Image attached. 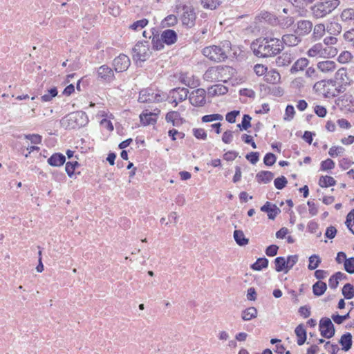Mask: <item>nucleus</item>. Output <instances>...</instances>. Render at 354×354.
I'll list each match as a JSON object with an SVG mask.
<instances>
[{
    "instance_id": "nucleus-24",
    "label": "nucleus",
    "mask_w": 354,
    "mask_h": 354,
    "mask_svg": "<svg viewBox=\"0 0 354 354\" xmlns=\"http://www.w3.org/2000/svg\"><path fill=\"white\" fill-rule=\"evenodd\" d=\"M256 178L259 183L266 184L273 179L274 174L269 171H261L257 174Z\"/></svg>"
},
{
    "instance_id": "nucleus-53",
    "label": "nucleus",
    "mask_w": 354,
    "mask_h": 354,
    "mask_svg": "<svg viewBox=\"0 0 354 354\" xmlns=\"http://www.w3.org/2000/svg\"><path fill=\"white\" fill-rule=\"evenodd\" d=\"M295 111L293 106L288 105L286 109L285 115L283 119L285 120H291L295 115Z\"/></svg>"
},
{
    "instance_id": "nucleus-50",
    "label": "nucleus",
    "mask_w": 354,
    "mask_h": 354,
    "mask_svg": "<svg viewBox=\"0 0 354 354\" xmlns=\"http://www.w3.org/2000/svg\"><path fill=\"white\" fill-rule=\"evenodd\" d=\"M344 268L350 274L354 273V257L346 259L344 262Z\"/></svg>"
},
{
    "instance_id": "nucleus-36",
    "label": "nucleus",
    "mask_w": 354,
    "mask_h": 354,
    "mask_svg": "<svg viewBox=\"0 0 354 354\" xmlns=\"http://www.w3.org/2000/svg\"><path fill=\"white\" fill-rule=\"evenodd\" d=\"M342 292L345 299H351L354 297V286L351 283H346Z\"/></svg>"
},
{
    "instance_id": "nucleus-48",
    "label": "nucleus",
    "mask_w": 354,
    "mask_h": 354,
    "mask_svg": "<svg viewBox=\"0 0 354 354\" xmlns=\"http://www.w3.org/2000/svg\"><path fill=\"white\" fill-rule=\"evenodd\" d=\"M286 261V270L285 271V272L287 273L288 272V270L290 269H291L298 261V256L297 255L288 256Z\"/></svg>"
},
{
    "instance_id": "nucleus-56",
    "label": "nucleus",
    "mask_w": 354,
    "mask_h": 354,
    "mask_svg": "<svg viewBox=\"0 0 354 354\" xmlns=\"http://www.w3.org/2000/svg\"><path fill=\"white\" fill-rule=\"evenodd\" d=\"M24 138L29 140L32 144H39L41 142V136L39 134L24 135Z\"/></svg>"
},
{
    "instance_id": "nucleus-19",
    "label": "nucleus",
    "mask_w": 354,
    "mask_h": 354,
    "mask_svg": "<svg viewBox=\"0 0 354 354\" xmlns=\"http://www.w3.org/2000/svg\"><path fill=\"white\" fill-rule=\"evenodd\" d=\"M156 118L157 114L151 113V112H143L140 115V122L144 125H149V124H153L156 122Z\"/></svg>"
},
{
    "instance_id": "nucleus-16",
    "label": "nucleus",
    "mask_w": 354,
    "mask_h": 354,
    "mask_svg": "<svg viewBox=\"0 0 354 354\" xmlns=\"http://www.w3.org/2000/svg\"><path fill=\"white\" fill-rule=\"evenodd\" d=\"M261 210L263 212H267L270 219H274L280 212V209L275 205H272L270 202H266L261 207Z\"/></svg>"
},
{
    "instance_id": "nucleus-20",
    "label": "nucleus",
    "mask_w": 354,
    "mask_h": 354,
    "mask_svg": "<svg viewBox=\"0 0 354 354\" xmlns=\"http://www.w3.org/2000/svg\"><path fill=\"white\" fill-rule=\"evenodd\" d=\"M265 81L269 84H276L280 82L281 75L275 70L267 71L264 77Z\"/></svg>"
},
{
    "instance_id": "nucleus-63",
    "label": "nucleus",
    "mask_w": 354,
    "mask_h": 354,
    "mask_svg": "<svg viewBox=\"0 0 354 354\" xmlns=\"http://www.w3.org/2000/svg\"><path fill=\"white\" fill-rule=\"evenodd\" d=\"M213 92L216 95H223L227 92V88L222 85H216L212 87Z\"/></svg>"
},
{
    "instance_id": "nucleus-7",
    "label": "nucleus",
    "mask_w": 354,
    "mask_h": 354,
    "mask_svg": "<svg viewBox=\"0 0 354 354\" xmlns=\"http://www.w3.org/2000/svg\"><path fill=\"white\" fill-rule=\"evenodd\" d=\"M335 82L339 85V93H342L346 90V87L351 83V80L348 75L346 68H341L336 72L335 75Z\"/></svg>"
},
{
    "instance_id": "nucleus-6",
    "label": "nucleus",
    "mask_w": 354,
    "mask_h": 354,
    "mask_svg": "<svg viewBox=\"0 0 354 354\" xmlns=\"http://www.w3.org/2000/svg\"><path fill=\"white\" fill-rule=\"evenodd\" d=\"M335 55V50L330 47L324 48L321 43L313 45L308 51V55L312 57H328Z\"/></svg>"
},
{
    "instance_id": "nucleus-58",
    "label": "nucleus",
    "mask_w": 354,
    "mask_h": 354,
    "mask_svg": "<svg viewBox=\"0 0 354 354\" xmlns=\"http://www.w3.org/2000/svg\"><path fill=\"white\" fill-rule=\"evenodd\" d=\"M193 134L197 139L206 140L207 133L203 129H194Z\"/></svg>"
},
{
    "instance_id": "nucleus-28",
    "label": "nucleus",
    "mask_w": 354,
    "mask_h": 354,
    "mask_svg": "<svg viewBox=\"0 0 354 354\" xmlns=\"http://www.w3.org/2000/svg\"><path fill=\"white\" fill-rule=\"evenodd\" d=\"M342 21L354 24V9L346 8L344 9L340 15Z\"/></svg>"
},
{
    "instance_id": "nucleus-54",
    "label": "nucleus",
    "mask_w": 354,
    "mask_h": 354,
    "mask_svg": "<svg viewBox=\"0 0 354 354\" xmlns=\"http://www.w3.org/2000/svg\"><path fill=\"white\" fill-rule=\"evenodd\" d=\"M287 183L288 181L284 176L277 178L274 181V186L278 189H282Z\"/></svg>"
},
{
    "instance_id": "nucleus-21",
    "label": "nucleus",
    "mask_w": 354,
    "mask_h": 354,
    "mask_svg": "<svg viewBox=\"0 0 354 354\" xmlns=\"http://www.w3.org/2000/svg\"><path fill=\"white\" fill-rule=\"evenodd\" d=\"M293 59L291 53H284L277 58L276 63L278 66H286L292 62Z\"/></svg>"
},
{
    "instance_id": "nucleus-60",
    "label": "nucleus",
    "mask_w": 354,
    "mask_h": 354,
    "mask_svg": "<svg viewBox=\"0 0 354 354\" xmlns=\"http://www.w3.org/2000/svg\"><path fill=\"white\" fill-rule=\"evenodd\" d=\"M148 24V20L146 19H143L141 20H138L136 22H134L131 26V28L133 30H138V28H143L145 27Z\"/></svg>"
},
{
    "instance_id": "nucleus-32",
    "label": "nucleus",
    "mask_w": 354,
    "mask_h": 354,
    "mask_svg": "<svg viewBox=\"0 0 354 354\" xmlns=\"http://www.w3.org/2000/svg\"><path fill=\"white\" fill-rule=\"evenodd\" d=\"M308 60L306 58H300L295 62L293 66L291 68V72L295 73L299 71H302L306 68L308 64Z\"/></svg>"
},
{
    "instance_id": "nucleus-1",
    "label": "nucleus",
    "mask_w": 354,
    "mask_h": 354,
    "mask_svg": "<svg viewBox=\"0 0 354 354\" xmlns=\"http://www.w3.org/2000/svg\"><path fill=\"white\" fill-rule=\"evenodd\" d=\"M252 49L257 56L268 57L278 54L283 49V45L278 38H259L252 42Z\"/></svg>"
},
{
    "instance_id": "nucleus-10",
    "label": "nucleus",
    "mask_w": 354,
    "mask_h": 354,
    "mask_svg": "<svg viewBox=\"0 0 354 354\" xmlns=\"http://www.w3.org/2000/svg\"><path fill=\"white\" fill-rule=\"evenodd\" d=\"M205 93L203 88L192 91L189 97L190 103L195 106H203L206 103Z\"/></svg>"
},
{
    "instance_id": "nucleus-44",
    "label": "nucleus",
    "mask_w": 354,
    "mask_h": 354,
    "mask_svg": "<svg viewBox=\"0 0 354 354\" xmlns=\"http://www.w3.org/2000/svg\"><path fill=\"white\" fill-rule=\"evenodd\" d=\"M223 120V116L218 113H214L211 115H205L202 117V122H210L213 121H221Z\"/></svg>"
},
{
    "instance_id": "nucleus-52",
    "label": "nucleus",
    "mask_w": 354,
    "mask_h": 354,
    "mask_svg": "<svg viewBox=\"0 0 354 354\" xmlns=\"http://www.w3.org/2000/svg\"><path fill=\"white\" fill-rule=\"evenodd\" d=\"M79 165V163L77 161L74 162H68L66 164L65 170L67 174L71 177L74 174V171L75 167Z\"/></svg>"
},
{
    "instance_id": "nucleus-41",
    "label": "nucleus",
    "mask_w": 354,
    "mask_h": 354,
    "mask_svg": "<svg viewBox=\"0 0 354 354\" xmlns=\"http://www.w3.org/2000/svg\"><path fill=\"white\" fill-rule=\"evenodd\" d=\"M268 261L266 258H259L257 261L252 265V269L254 270H261L262 268L268 267Z\"/></svg>"
},
{
    "instance_id": "nucleus-15",
    "label": "nucleus",
    "mask_w": 354,
    "mask_h": 354,
    "mask_svg": "<svg viewBox=\"0 0 354 354\" xmlns=\"http://www.w3.org/2000/svg\"><path fill=\"white\" fill-rule=\"evenodd\" d=\"M160 38L165 44L171 45L177 41V33L174 30L167 29L162 32Z\"/></svg>"
},
{
    "instance_id": "nucleus-46",
    "label": "nucleus",
    "mask_w": 354,
    "mask_h": 354,
    "mask_svg": "<svg viewBox=\"0 0 354 354\" xmlns=\"http://www.w3.org/2000/svg\"><path fill=\"white\" fill-rule=\"evenodd\" d=\"M345 223L349 230L354 234V210L348 214Z\"/></svg>"
},
{
    "instance_id": "nucleus-33",
    "label": "nucleus",
    "mask_w": 354,
    "mask_h": 354,
    "mask_svg": "<svg viewBox=\"0 0 354 354\" xmlns=\"http://www.w3.org/2000/svg\"><path fill=\"white\" fill-rule=\"evenodd\" d=\"M314 1L315 0H294V1H292V6L301 10V11H299L301 12L300 15H304V12H306V10H304L305 7L314 2Z\"/></svg>"
},
{
    "instance_id": "nucleus-34",
    "label": "nucleus",
    "mask_w": 354,
    "mask_h": 354,
    "mask_svg": "<svg viewBox=\"0 0 354 354\" xmlns=\"http://www.w3.org/2000/svg\"><path fill=\"white\" fill-rule=\"evenodd\" d=\"M326 28L324 24H319L315 26L313 36L315 40L321 39L325 34Z\"/></svg>"
},
{
    "instance_id": "nucleus-29",
    "label": "nucleus",
    "mask_w": 354,
    "mask_h": 354,
    "mask_svg": "<svg viewBox=\"0 0 354 354\" xmlns=\"http://www.w3.org/2000/svg\"><path fill=\"white\" fill-rule=\"evenodd\" d=\"M180 82L189 87H195L198 85V81L194 80V75H189L188 73L182 74L180 77Z\"/></svg>"
},
{
    "instance_id": "nucleus-5",
    "label": "nucleus",
    "mask_w": 354,
    "mask_h": 354,
    "mask_svg": "<svg viewBox=\"0 0 354 354\" xmlns=\"http://www.w3.org/2000/svg\"><path fill=\"white\" fill-rule=\"evenodd\" d=\"M151 52L149 42H138L133 48V59L136 61L145 62L150 57Z\"/></svg>"
},
{
    "instance_id": "nucleus-42",
    "label": "nucleus",
    "mask_w": 354,
    "mask_h": 354,
    "mask_svg": "<svg viewBox=\"0 0 354 354\" xmlns=\"http://www.w3.org/2000/svg\"><path fill=\"white\" fill-rule=\"evenodd\" d=\"M286 259L284 257H277L274 260L275 263V270L277 272L286 271Z\"/></svg>"
},
{
    "instance_id": "nucleus-47",
    "label": "nucleus",
    "mask_w": 354,
    "mask_h": 354,
    "mask_svg": "<svg viewBox=\"0 0 354 354\" xmlns=\"http://www.w3.org/2000/svg\"><path fill=\"white\" fill-rule=\"evenodd\" d=\"M57 88L55 87L51 88L50 89L48 90L47 93H46L41 96V100L44 102H49L53 97L57 96Z\"/></svg>"
},
{
    "instance_id": "nucleus-27",
    "label": "nucleus",
    "mask_w": 354,
    "mask_h": 354,
    "mask_svg": "<svg viewBox=\"0 0 354 354\" xmlns=\"http://www.w3.org/2000/svg\"><path fill=\"white\" fill-rule=\"evenodd\" d=\"M196 19L195 14L193 10H187L184 12L182 21L183 24L187 26H192Z\"/></svg>"
},
{
    "instance_id": "nucleus-17",
    "label": "nucleus",
    "mask_w": 354,
    "mask_h": 354,
    "mask_svg": "<svg viewBox=\"0 0 354 354\" xmlns=\"http://www.w3.org/2000/svg\"><path fill=\"white\" fill-rule=\"evenodd\" d=\"M336 68L337 64L333 61L326 60L317 63V68L325 73L333 72Z\"/></svg>"
},
{
    "instance_id": "nucleus-2",
    "label": "nucleus",
    "mask_w": 354,
    "mask_h": 354,
    "mask_svg": "<svg viewBox=\"0 0 354 354\" xmlns=\"http://www.w3.org/2000/svg\"><path fill=\"white\" fill-rule=\"evenodd\" d=\"M231 49L230 43L225 41L222 45H212L205 47L203 50V55L209 59L220 62L224 61L227 57V54Z\"/></svg>"
},
{
    "instance_id": "nucleus-9",
    "label": "nucleus",
    "mask_w": 354,
    "mask_h": 354,
    "mask_svg": "<svg viewBox=\"0 0 354 354\" xmlns=\"http://www.w3.org/2000/svg\"><path fill=\"white\" fill-rule=\"evenodd\" d=\"M319 326L321 335L324 337L330 338L335 335V328L329 318H322L319 322Z\"/></svg>"
},
{
    "instance_id": "nucleus-51",
    "label": "nucleus",
    "mask_w": 354,
    "mask_h": 354,
    "mask_svg": "<svg viewBox=\"0 0 354 354\" xmlns=\"http://www.w3.org/2000/svg\"><path fill=\"white\" fill-rule=\"evenodd\" d=\"M251 120L252 118L249 115H244L241 124H239L237 127L241 129L247 130L251 126Z\"/></svg>"
},
{
    "instance_id": "nucleus-62",
    "label": "nucleus",
    "mask_w": 354,
    "mask_h": 354,
    "mask_svg": "<svg viewBox=\"0 0 354 354\" xmlns=\"http://www.w3.org/2000/svg\"><path fill=\"white\" fill-rule=\"evenodd\" d=\"M294 23V19L291 17H287L281 18L279 21V24L283 27L288 28L292 26Z\"/></svg>"
},
{
    "instance_id": "nucleus-55",
    "label": "nucleus",
    "mask_w": 354,
    "mask_h": 354,
    "mask_svg": "<svg viewBox=\"0 0 354 354\" xmlns=\"http://www.w3.org/2000/svg\"><path fill=\"white\" fill-rule=\"evenodd\" d=\"M335 167V162L330 158L322 162L321 169L323 171L332 169Z\"/></svg>"
},
{
    "instance_id": "nucleus-38",
    "label": "nucleus",
    "mask_w": 354,
    "mask_h": 354,
    "mask_svg": "<svg viewBox=\"0 0 354 354\" xmlns=\"http://www.w3.org/2000/svg\"><path fill=\"white\" fill-rule=\"evenodd\" d=\"M326 30L330 35H336L341 32L342 26L337 22H331L327 26Z\"/></svg>"
},
{
    "instance_id": "nucleus-40",
    "label": "nucleus",
    "mask_w": 354,
    "mask_h": 354,
    "mask_svg": "<svg viewBox=\"0 0 354 354\" xmlns=\"http://www.w3.org/2000/svg\"><path fill=\"white\" fill-rule=\"evenodd\" d=\"M203 8L211 10L216 9L221 3V0H201Z\"/></svg>"
},
{
    "instance_id": "nucleus-26",
    "label": "nucleus",
    "mask_w": 354,
    "mask_h": 354,
    "mask_svg": "<svg viewBox=\"0 0 354 354\" xmlns=\"http://www.w3.org/2000/svg\"><path fill=\"white\" fill-rule=\"evenodd\" d=\"M295 333L297 337L298 345H303L306 339V331L304 326L302 324L297 326L295 330Z\"/></svg>"
},
{
    "instance_id": "nucleus-31",
    "label": "nucleus",
    "mask_w": 354,
    "mask_h": 354,
    "mask_svg": "<svg viewBox=\"0 0 354 354\" xmlns=\"http://www.w3.org/2000/svg\"><path fill=\"white\" fill-rule=\"evenodd\" d=\"M339 344L342 346V349L345 351H348L352 346V335L350 333L344 334L339 340Z\"/></svg>"
},
{
    "instance_id": "nucleus-18",
    "label": "nucleus",
    "mask_w": 354,
    "mask_h": 354,
    "mask_svg": "<svg viewBox=\"0 0 354 354\" xmlns=\"http://www.w3.org/2000/svg\"><path fill=\"white\" fill-rule=\"evenodd\" d=\"M313 28V23L309 20H301L297 22V31L300 35H308Z\"/></svg>"
},
{
    "instance_id": "nucleus-22",
    "label": "nucleus",
    "mask_w": 354,
    "mask_h": 354,
    "mask_svg": "<svg viewBox=\"0 0 354 354\" xmlns=\"http://www.w3.org/2000/svg\"><path fill=\"white\" fill-rule=\"evenodd\" d=\"M66 158L61 153H54L48 159V163L53 167H59L65 162Z\"/></svg>"
},
{
    "instance_id": "nucleus-61",
    "label": "nucleus",
    "mask_w": 354,
    "mask_h": 354,
    "mask_svg": "<svg viewBox=\"0 0 354 354\" xmlns=\"http://www.w3.org/2000/svg\"><path fill=\"white\" fill-rule=\"evenodd\" d=\"M267 67H266L263 64H256L254 66V73L257 75H266V73H267Z\"/></svg>"
},
{
    "instance_id": "nucleus-8",
    "label": "nucleus",
    "mask_w": 354,
    "mask_h": 354,
    "mask_svg": "<svg viewBox=\"0 0 354 354\" xmlns=\"http://www.w3.org/2000/svg\"><path fill=\"white\" fill-rule=\"evenodd\" d=\"M162 100L160 94L154 93L150 88L142 90L138 97V101L141 103L158 102Z\"/></svg>"
},
{
    "instance_id": "nucleus-39",
    "label": "nucleus",
    "mask_w": 354,
    "mask_h": 354,
    "mask_svg": "<svg viewBox=\"0 0 354 354\" xmlns=\"http://www.w3.org/2000/svg\"><path fill=\"white\" fill-rule=\"evenodd\" d=\"M166 120L172 122L173 125L180 123V113L177 111H171L166 115Z\"/></svg>"
},
{
    "instance_id": "nucleus-14",
    "label": "nucleus",
    "mask_w": 354,
    "mask_h": 354,
    "mask_svg": "<svg viewBox=\"0 0 354 354\" xmlns=\"http://www.w3.org/2000/svg\"><path fill=\"white\" fill-rule=\"evenodd\" d=\"M98 78L110 82L114 80V73L113 70L106 65H102L97 71Z\"/></svg>"
},
{
    "instance_id": "nucleus-11",
    "label": "nucleus",
    "mask_w": 354,
    "mask_h": 354,
    "mask_svg": "<svg viewBox=\"0 0 354 354\" xmlns=\"http://www.w3.org/2000/svg\"><path fill=\"white\" fill-rule=\"evenodd\" d=\"M223 70L221 66L209 67L204 73L203 79L210 82H219L221 80Z\"/></svg>"
},
{
    "instance_id": "nucleus-35",
    "label": "nucleus",
    "mask_w": 354,
    "mask_h": 354,
    "mask_svg": "<svg viewBox=\"0 0 354 354\" xmlns=\"http://www.w3.org/2000/svg\"><path fill=\"white\" fill-rule=\"evenodd\" d=\"M234 238L239 245H245L248 243V239L245 238L244 233L241 230H235L234 232Z\"/></svg>"
},
{
    "instance_id": "nucleus-13",
    "label": "nucleus",
    "mask_w": 354,
    "mask_h": 354,
    "mask_svg": "<svg viewBox=\"0 0 354 354\" xmlns=\"http://www.w3.org/2000/svg\"><path fill=\"white\" fill-rule=\"evenodd\" d=\"M188 93V89L186 88H176L170 91L169 97L176 106L178 102H182L187 98Z\"/></svg>"
},
{
    "instance_id": "nucleus-45",
    "label": "nucleus",
    "mask_w": 354,
    "mask_h": 354,
    "mask_svg": "<svg viewBox=\"0 0 354 354\" xmlns=\"http://www.w3.org/2000/svg\"><path fill=\"white\" fill-rule=\"evenodd\" d=\"M177 17L174 15H170L165 18V19L162 21V25L163 27L174 26L177 24Z\"/></svg>"
},
{
    "instance_id": "nucleus-25",
    "label": "nucleus",
    "mask_w": 354,
    "mask_h": 354,
    "mask_svg": "<svg viewBox=\"0 0 354 354\" xmlns=\"http://www.w3.org/2000/svg\"><path fill=\"white\" fill-rule=\"evenodd\" d=\"M258 311L254 307H249L241 312V318L244 321H250L257 317Z\"/></svg>"
},
{
    "instance_id": "nucleus-12",
    "label": "nucleus",
    "mask_w": 354,
    "mask_h": 354,
    "mask_svg": "<svg viewBox=\"0 0 354 354\" xmlns=\"http://www.w3.org/2000/svg\"><path fill=\"white\" fill-rule=\"evenodd\" d=\"M113 65L116 72H122L126 71L130 66V59L124 54H120L114 59Z\"/></svg>"
},
{
    "instance_id": "nucleus-59",
    "label": "nucleus",
    "mask_w": 354,
    "mask_h": 354,
    "mask_svg": "<svg viewBox=\"0 0 354 354\" xmlns=\"http://www.w3.org/2000/svg\"><path fill=\"white\" fill-rule=\"evenodd\" d=\"M234 132L230 130L225 131L222 136V141L225 144H230L232 141Z\"/></svg>"
},
{
    "instance_id": "nucleus-4",
    "label": "nucleus",
    "mask_w": 354,
    "mask_h": 354,
    "mask_svg": "<svg viewBox=\"0 0 354 354\" xmlns=\"http://www.w3.org/2000/svg\"><path fill=\"white\" fill-rule=\"evenodd\" d=\"M88 117L83 111H76L68 114L62 120V124L66 129H75L85 126Z\"/></svg>"
},
{
    "instance_id": "nucleus-3",
    "label": "nucleus",
    "mask_w": 354,
    "mask_h": 354,
    "mask_svg": "<svg viewBox=\"0 0 354 354\" xmlns=\"http://www.w3.org/2000/svg\"><path fill=\"white\" fill-rule=\"evenodd\" d=\"M340 4L339 0L318 1L309 8L310 15L314 19H322L330 15Z\"/></svg>"
},
{
    "instance_id": "nucleus-37",
    "label": "nucleus",
    "mask_w": 354,
    "mask_h": 354,
    "mask_svg": "<svg viewBox=\"0 0 354 354\" xmlns=\"http://www.w3.org/2000/svg\"><path fill=\"white\" fill-rule=\"evenodd\" d=\"M335 180L333 177L328 176H321L319 180V185L322 187L333 186L335 184Z\"/></svg>"
},
{
    "instance_id": "nucleus-57",
    "label": "nucleus",
    "mask_w": 354,
    "mask_h": 354,
    "mask_svg": "<svg viewBox=\"0 0 354 354\" xmlns=\"http://www.w3.org/2000/svg\"><path fill=\"white\" fill-rule=\"evenodd\" d=\"M276 159L277 158L274 154L272 153H268L265 156L263 162L265 165L268 166H272L276 162Z\"/></svg>"
},
{
    "instance_id": "nucleus-64",
    "label": "nucleus",
    "mask_w": 354,
    "mask_h": 354,
    "mask_svg": "<svg viewBox=\"0 0 354 354\" xmlns=\"http://www.w3.org/2000/svg\"><path fill=\"white\" fill-rule=\"evenodd\" d=\"M153 42V48L155 50H160L164 48L163 41L162 39H159V38H156V37H153L152 39Z\"/></svg>"
},
{
    "instance_id": "nucleus-30",
    "label": "nucleus",
    "mask_w": 354,
    "mask_h": 354,
    "mask_svg": "<svg viewBox=\"0 0 354 354\" xmlns=\"http://www.w3.org/2000/svg\"><path fill=\"white\" fill-rule=\"evenodd\" d=\"M327 289V285L325 282L322 281H317L313 286V292L315 296L319 297L324 295Z\"/></svg>"
},
{
    "instance_id": "nucleus-43",
    "label": "nucleus",
    "mask_w": 354,
    "mask_h": 354,
    "mask_svg": "<svg viewBox=\"0 0 354 354\" xmlns=\"http://www.w3.org/2000/svg\"><path fill=\"white\" fill-rule=\"evenodd\" d=\"M320 263L321 259L319 256L313 254L309 257V264L308 268L309 270H313L319 266Z\"/></svg>"
},
{
    "instance_id": "nucleus-23",
    "label": "nucleus",
    "mask_w": 354,
    "mask_h": 354,
    "mask_svg": "<svg viewBox=\"0 0 354 354\" xmlns=\"http://www.w3.org/2000/svg\"><path fill=\"white\" fill-rule=\"evenodd\" d=\"M301 41V39L294 34H287L282 37V44H285L288 46H295Z\"/></svg>"
},
{
    "instance_id": "nucleus-49",
    "label": "nucleus",
    "mask_w": 354,
    "mask_h": 354,
    "mask_svg": "<svg viewBox=\"0 0 354 354\" xmlns=\"http://www.w3.org/2000/svg\"><path fill=\"white\" fill-rule=\"evenodd\" d=\"M345 149L340 146H333L328 151V154L331 157H336L344 152Z\"/></svg>"
}]
</instances>
